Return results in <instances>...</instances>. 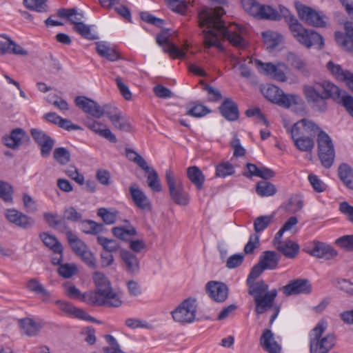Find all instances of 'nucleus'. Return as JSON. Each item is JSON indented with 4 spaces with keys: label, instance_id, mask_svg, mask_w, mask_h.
Segmentation results:
<instances>
[{
    "label": "nucleus",
    "instance_id": "obj_1",
    "mask_svg": "<svg viewBox=\"0 0 353 353\" xmlns=\"http://www.w3.org/2000/svg\"><path fill=\"white\" fill-rule=\"evenodd\" d=\"M225 14V12L221 7L205 8L199 12V26L208 29L203 31L205 48L214 46L223 50L219 41V37H222L236 48H245L247 41L243 36L246 32V28L236 23H231L226 26L222 20V17Z\"/></svg>",
    "mask_w": 353,
    "mask_h": 353
},
{
    "label": "nucleus",
    "instance_id": "obj_2",
    "mask_svg": "<svg viewBox=\"0 0 353 353\" xmlns=\"http://www.w3.org/2000/svg\"><path fill=\"white\" fill-rule=\"evenodd\" d=\"M265 270L266 269L263 268L262 264L259 261L251 269L246 280V285L248 288V294L254 299L256 314H262L269 309L274 307V312L270 321L272 324L280 311L279 305H274L278 292L276 289L268 291L269 286L263 280L255 281Z\"/></svg>",
    "mask_w": 353,
    "mask_h": 353
},
{
    "label": "nucleus",
    "instance_id": "obj_3",
    "mask_svg": "<svg viewBox=\"0 0 353 353\" xmlns=\"http://www.w3.org/2000/svg\"><path fill=\"white\" fill-rule=\"evenodd\" d=\"M303 93L313 110L325 112L327 109V99L332 98L339 103L343 92L334 83L323 81L304 85Z\"/></svg>",
    "mask_w": 353,
    "mask_h": 353
},
{
    "label": "nucleus",
    "instance_id": "obj_4",
    "mask_svg": "<svg viewBox=\"0 0 353 353\" xmlns=\"http://www.w3.org/2000/svg\"><path fill=\"white\" fill-rule=\"evenodd\" d=\"M279 13L281 19H285L294 37L301 45L307 48L316 46L319 50L324 47L323 37L314 30L305 29L298 19L291 14L288 8L280 6Z\"/></svg>",
    "mask_w": 353,
    "mask_h": 353
},
{
    "label": "nucleus",
    "instance_id": "obj_5",
    "mask_svg": "<svg viewBox=\"0 0 353 353\" xmlns=\"http://www.w3.org/2000/svg\"><path fill=\"white\" fill-rule=\"evenodd\" d=\"M93 281L97 290L86 295L88 303L95 305H107L111 307H119L122 301L119 295L113 291L108 279L101 272H95L93 274Z\"/></svg>",
    "mask_w": 353,
    "mask_h": 353
},
{
    "label": "nucleus",
    "instance_id": "obj_6",
    "mask_svg": "<svg viewBox=\"0 0 353 353\" xmlns=\"http://www.w3.org/2000/svg\"><path fill=\"white\" fill-rule=\"evenodd\" d=\"M326 327L324 322H319L310 333V351L311 353H328L334 346L335 336L327 334L322 336Z\"/></svg>",
    "mask_w": 353,
    "mask_h": 353
},
{
    "label": "nucleus",
    "instance_id": "obj_7",
    "mask_svg": "<svg viewBox=\"0 0 353 353\" xmlns=\"http://www.w3.org/2000/svg\"><path fill=\"white\" fill-rule=\"evenodd\" d=\"M165 181L170 199L179 205H187L190 201L189 194L185 190L181 179L174 176L171 170L165 172Z\"/></svg>",
    "mask_w": 353,
    "mask_h": 353
},
{
    "label": "nucleus",
    "instance_id": "obj_8",
    "mask_svg": "<svg viewBox=\"0 0 353 353\" xmlns=\"http://www.w3.org/2000/svg\"><path fill=\"white\" fill-rule=\"evenodd\" d=\"M244 10L257 19L279 21V11L268 5L259 3L256 0H241Z\"/></svg>",
    "mask_w": 353,
    "mask_h": 353
},
{
    "label": "nucleus",
    "instance_id": "obj_9",
    "mask_svg": "<svg viewBox=\"0 0 353 353\" xmlns=\"http://www.w3.org/2000/svg\"><path fill=\"white\" fill-rule=\"evenodd\" d=\"M318 146V154L322 165L325 168H330L334 160L335 150L332 140L325 132L321 131L316 139Z\"/></svg>",
    "mask_w": 353,
    "mask_h": 353
},
{
    "label": "nucleus",
    "instance_id": "obj_10",
    "mask_svg": "<svg viewBox=\"0 0 353 353\" xmlns=\"http://www.w3.org/2000/svg\"><path fill=\"white\" fill-rule=\"evenodd\" d=\"M196 300L187 299L171 312L174 321L182 324L191 323L196 318Z\"/></svg>",
    "mask_w": 353,
    "mask_h": 353
},
{
    "label": "nucleus",
    "instance_id": "obj_11",
    "mask_svg": "<svg viewBox=\"0 0 353 353\" xmlns=\"http://www.w3.org/2000/svg\"><path fill=\"white\" fill-rule=\"evenodd\" d=\"M254 61L260 73L270 76L281 82H285L287 80V77L281 69V67H286L285 63H279L277 65H274L270 62L263 63L258 59H255Z\"/></svg>",
    "mask_w": 353,
    "mask_h": 353
},
{
    "label": "nucleus",
    "instance_id": "obj_12",
    "mask_svg": "<svg viewBox=\"0 0 353 353\" xmlns=\"http://www.w3.org/2000/svg\"><path fill=\"white\" fill-rule=\"evenodd\" d=\"M296 9L299 17L308 25L317 28L325 26V17L315 10L303 5L297 6Z\"/></svg>",
    "mask_w": 353,
    "mask_h": 353
},
{
    "label": "nucleus",
    "instance_id": "obj_13",
    "mask_svg": "<svg viewBox=\"0 0 353 353\" xmlns=\"http://www.w3.org/2000/svg\"><path fill=\"white\" fill-rule=\"evenodd\" d=\"M285 296L293 294H309L312 292V285L307 279H299L291 281L288 284L279 288Z\"/></svg>",
    "mask_w": 353,
    "mask_h": 353
},
{
    "label": "nucleus",
    "instance_id": "obj_14",
    "mask_svg": "<svg viewBox=\"0 0 353 353\" xmlns=\"http://www.w3.org/2000/svg\"><path fill=\"white\" fill-rule=\"evenodd\" d=\"M123 270L131 275H137L141 270L140 259L131 251L122 249L119 251Z\"/></svg>",
    "mask_w": 353,
    "mask_h": 353
},
{
    "label": "nucleus",
    "instance_id": "obj_15",
    "mask_svg": "<svg viewBox=\"0 0 353 353\" xmlns=\"http://www.w3.org/2000/svg\"><path fill=\"white\" fill-rule=\"evenodd\" d=\"M30 134L34 141L40 145L41 156L48 157L54 145V141L45 132L37 128L31 129Z\"/></svg>",
    "mask_w": 353,
    "mask_h": 353
},
{
    "label": "nucleus",
    "instance_id": "obj_16",
    "mask_svg": "<svg viewBox=\"0 0 353 353\" xmlns=\"http://www.w3.org/2000/svg\"><path fill=\"white\" fill-rule=\"evenodd\" d=\"M288 130L297 132L299 135L308 136L310 137H315L323 131L317 124L308 119H302L295 123L292 128Z\"/></svg>",
    "mask_w": 353,
    "mask_h": 353
},
{
    "label": "nucleus",
    "instance_id": "obj_17",
    "mask_svg": "<svg viewBox=\"0 0 353 353\" xmlns=\"http://www.w3.org/2000/svg\"><path fill=\"white\" fill-rule=\"evenodd\" d=\"M205 288L209 296L216 302H224L228 296V288L224 283L212 281Z\"/></svg>",
    "mask_w": 353,
    "mask_h": 353
},
{
    "label": "nucleus",
    "instance_id": "obj_18",
    "mask_svg": "<svg viewBox=\"0 0 353 353\" xmlns=\"http://www.w3.org/2000/svg\"><path fill=\"white\" fill-rule=\"evenodd\" d=\"M344 28L345 33L341 32H335V41L343 50L353 52V22L346 21Z\"/></svg>",
    "mask_w": 353,
    "mask_h": 353
},
{
    "label": "nucleus",
    "instance_id": "obj_19",
    "mask_svg": "<svg viewBox=\"0 0 353 353\" xmlns=\"http://www.w3.org/2000/svg\"><path fill=\"white\" fill-rule=\"evenodd\" d=\"M310 254L316 258L325 260L334 259L338 256L337 250L332 245L318 241L313 242L312 248L310 251Z\"/></svg>",
    "mask_w": 353,
    "mask_h": 353
},
{
    "label": "nucleus",
    "instance_id": "obj_20",
    "mask_svg": "<svg viewBox=\"0 0 353 353\" xmlns=\"http://www.w3.org/2000/svg\"><path fill=\"white\" fill-rule=\"evenodd\" d=\"M84 123L88 129L101 137H103L113 143L117 142L116 136L109 128L106 127L105 124L90 118L87 119Z\"/></svg>",
    "mask_w": 353,
    "mask_h": 353
},
{
    "label": "nucleus",
    "instance_id": "obj_21",
    "mask_svg": "<svg viewBox=\"0 0 353 353\" xmlns=\"http://www.w3.org/2000/svg\"><path fill=\"white\" fill-rule=\"evenodd\" d=\"M159 46L163 47L165 52H167L173 59H185L186 54L179 49L176 45L170 42L168 37L165 33L159 34L156 38Z\"/></svg>",
    "mask_w": 353,
    "mask_h": 353
},
{
    "label": "nucleus",
    "instance_id": "obj_22",
    "mask_svg": "<svg viewBox=\"0 0 353 353\" xmlns=\"http://www.w3.org/2000/svg\"><path fill=\"white\" fill-rule=\"evenodd\" d=\"M75 103L84 112L90 114L93 117L97 119L102 117L101 106L96 101L84 96H79L75 99Z\"/></svg>",
    "mask_w": 353,
    "mask_h": 353
},
{
    "label": "nucleus",
    "instance_id": "obj_23",
    "mask_svg": "<svg viewBox=\"0 0 353 353\" xmlns=\"http://www.w3.org/2000/svg\"><path fill=\"white\" fill-rule=\"evenodd\" d=\"M5 215L10 223L21 228L27 229L34 225V221L30 217L15 209L6 210Z\"/></svg>",
    "mask_w": 353,
    "mask_h": 353
},
{
    "label": "nucleus",
    "instance_id": "obj_24",
    "mask_svg": "<svg viewBox=\"0 0 353 353\" xmlns=\"http://www.w3.org/2000/svg\"><path fill=\"white\" fill-rule=\"evenodd\" d=\"M260 345L268 353H281V347L275 341L274 334L269 329H265L260 338Z\"/></svg>",
    "mask_w": 353,
    "mask_h": 353
},
{
    "label": "nucleus",
    "instance_id": "obj_25",
    "mask_svg": "<svg viewBox=\"0 0 353 353\" xmlns=\"http://www.w3.org/2000/svg\"><path fill=\"white\" fill-rule=\"evenodd\" d=\"M288 64L294 70L301 74L308 77L310 70L307 62L299 54L289 52L286 54Z\"/></svg>",
    "mask_w": 353,
    "mask_h": 353
},
{
    "label": "nucleus",
    "instance_id": "obj_26",
    "mask_svg": "<svg viewBox=\"0 0 353 353\" xmlns=\"http://www.w3.org/2000/svg\"><path fill=\"white\" fill-rule=\"evenodd\" d=\"M221 115L228 121H234L239 119L237 104L230 98H225L219 107Z\"/></svg>",
    "mask_w": 353,
    "mask_h": 353
},
{
    "label": "nucleus",
    "instance_id": "obj_27",
    "mask_svg": "<svg viewBox=\"0 0 353 353\" xmlns=\"http://www.w3.org/2000/svg\"><path fill=\"white\" fill-rule=\"evenodd\" d=\"M129 191L132 199L137 207L141 210L150 208V202L145 194L135 184L130 185Z\"/></svg>",
    "mask_w": 353,
    "mask_h": 353
},
{
    "label": "nucleus",
    "instance_id": "obj_28",
    "mask_svg": "<svg viewBox=\"0 0 353 353\" xmlns=\"http://www.w3.org/2000/svg\"><path fill=\"white\" fill-rule=\"evenodd\" d=\"M294 141L296 148L302 152H312L314 147V141L312 137L308 136L299 135L297 132L288 130Z\"/></svg>",
    "mask_w": 353,
    "mask_h": 353
},
{
    "label": "nucleus",
    "instance_id": "obj_29",
    "mask_svg": "<svg viewBox=\"0 0 353 353\" xmlns=\"http://www.w3.org/2000/svg\"><path fill=\"white\" fill-rule=\"evenodd\" d=\"M25 135L26 132L23 129L15 128L10 132V135L4 136L2 141L6 147L14 150L21 144Z\"/></svg>",
    "mask_w": 353,
    "mask_h": 353
},
{
    "label": "nucleus",
    "instance_id": "obj_30",
    "mask_svg": "<svg viewBox=\"0 0 353 353\" xmlns=\"http://www.w3.org/2000/svg\"><path fill=\"white\" fill-rule=\"evenodd\" d=\"M280 261L279 254L275 251L267 250L262 253L259 262L266 270H274Z\"/></svg>",
    "mask_w": 353,
    "mask_h": 353
},
{
    "label": "nucleus",
    "instance_id": "obj_31",
    "mask_svg": "<svg viewBox=\"0 0 353 353\" xmlns=\"http://www.w3.org/2000/svg\"><path fill=\"white\" fill-rule=\"evenodd\" d=\"M96 50L101 57L110 61H115L121 59L119 53L105 42L96 43Z\"/></svg>",
    "mask_w": 353,
    "mask_h": 353
},
{
    "label": "nucleus",
    "instance_id": "obj_32",
    "mask_svg": "<svg viewBox=\"0 0 353 353\" xmlns=\"http://www.w3.org/2000/svg\"><path fill=\"white\" fill-rule=\"evenodd\" d=\"M275 248L289 259L294 258L299 251V245L291 240L280 242Z\"/></svg>",
    "mask_w": 353,
    "mask_h": 353
},
{
    "label": "nucleus",
    "instance_id": "obj_33",
    "mask_svg": "<svg viewBox=\"0 0 353 353\" xmlns=\"http://www.w3.org/2000/svg\"><path fill=\"white\" fill-rule=\"evenodd\" d=\"M187 176L189 180L199 190L203 188L205 176L197 166H190L187 169Z\"/></svg>",
    "mask_w": 353,
    "mask_h": 353
},
{
    "label": "nucleus",
    "instance_id": "obj_34",
    "mask_svg": "<svg viewBox=\"0 0 353 353\" xmlns=\"http://www.w3.org/2000/svg\"><path fill=\"white\" fill-rule=\"evenodd\" d=\"M246 167L250 176H255L267 181L268 179L273 178L275 175L273 170L265 167L259 168L255 164L252 163H248Z\"/></svg>",
    "mask_w": 353,
    "mask_h": 353
},
{
    "label": "nucleus",
    "instance_id": "obj_35",
    "mask_svg": "<svg viewBox=\"0 0 353 353\" xmlns=\"http://www.w3.org/2000/svg\"><path fill=\"white\" fill-rule=\"evenodd\" d=\"M57 15L61 18H65L71 23L76 26L77 23H82L83 14L81 12H79L75 8H61L57 12Z\"/></svg>",
    "mask_w": 353,
    "mask_h": 353
},
{
    "label": "nucleus",
    "instance_id": "obj_36",
    "mask_svg": "<svg viewBox=\"0 0 353 353\" xmlns=\"http://www.w3.org/2000/svg\"><path fill=\"white\" fill-rule=\"evenodd\" d=\"M39 237L44 245L49 248L54 253H63V246L54 236L50 235L46 232H42L39 234Z\"/></svg>",
    "mask_w": 353,
    "mask_h": 353
},
{
    "label": "nucleus",
    "instance_id": "obj_37",
    "mask_svg": "<svg viewBox=\"0 0 353 353\" xmlns=\"http://www.w3.org/2000/svg\"><path fill=\"white\" fill-rule=\"evenodd\" d=\"M20 325L22 332L28 336L37 335L41 327L39 323L29 318L20 320Z\"/></svg>",
    "mask_w": 353,
    "mask_h": 353
},
{
    "label": "nucleus",
    "instance_id": "obj_38",
    "mask_svg": "<svg viewBox=\"0 0 353 353\" xmlns=\"http://www.w3.org/2000/svg\"><path fill=\"white\" fill-rule=\"evenodd\" d=\"M68 241L73 252L78 256L87 250L89 248L78 236L72 232L68 233Z\"/></svg>",
    "mask_w": 353,
    "mask_h": 353
},
{
    "label": "nucleus",
    "instance_id": "obj_39",
    "mask_svg": "<svg viewBox=\"0 0 353 353\" xmlns=\"http://www.w3.org/2000/svg\"><path fill=\"white\" fill-rule=\"evenodd\" d=\"M276 191L275 185L265 180L259 181L256 185V194L263 197L273 196Z\"/></svg>",
    "mask_w": 353,
    "mask_h": 353
},
{
    "label": "nucleus",
    "instance_id": "obj_40",
    "mask_svg": "<svg viewBox=\"0 0 353 353\" xmlns=\"http://www.w3.org/2000/svg\"><path fill=\"white\" fill-rule=\"evenodd\" d=\"M339 176L347 187L353 189V170L347 164L343 163L339 166Z\"/></svg>",
    "mask_w": 353,
    "mask_h": 353
},
{
    "label": "nucleus",
    "instance_id": "obj_41",
    "mask_svg": "<svg viewBox=\"0 0 353 353\" xmlns=\"http://www.w3.org/2000/svg\"><path fill=\"white\" fill-rule=\"evenodd\" d=\"M301 101V99L297 95L286 94H284L283 91H281L275 103L281 107L288 108L292 105L299 104Z\"/></svg>",
    "mask_w": 353,
    "mask_h": 353
},
{
    "label": "nucleus",
    "instance_id": "obj_42",
    "mask_svg": "<svg viewBox=\"0 0 353 353\" xmlns=\"http://www.w3.org/2000/svg\"><path fill=\"white\" fill-rule=\"evenodd\" d=\"M112 232L115 237L124 241H129L130 236L137 234V230L132 226H130L128 229L123 227H114L112 229Z\"/></svg>",
    "mask_w": 353,
    "mask_h": 353
},
{
    "label": "nucleus",
    "instance_id": "obj_43",
    "mask_svg": "<svg viewBox=\"0 0 353 353\" xmlns=\"http://www.w3.org/2000/svg\"><path fill=\"white\" fill-rule=\"evenodd\" d=\"M105 228L103 224L94 221L85 220L82 223V230L85 234L97 235L103 232Z\"/></svg>",
    "mask_w": 353,
    "mask_h": 353
},
{
    "label": "nucleus",
    "instance_id": "obj_44",
    "mask_svg": "<svg viewBox=\"0 0 353 353\" xmlns=\"http://www.w3.org/2000/svg\"><path fill=\"white\" fill-rule=\"evenodd\" d=\"M327 68L336 79L341 81L347 78V73H350V71L343 70L340 65L336 64L332 61L327 63Z\"/></svg>",
    "mask_w": 353,
    "mask_h": 353
},
{
    "label": "nucleus",
    "instance_id": "obj_45",
    "mask_svg": "<svg viewBox=\"0 0 353 353\" xmlns=\"http://www.w3.org/2000/svg\"><path fill=\"white\" fill-rule=\"evenodd\" d=\"M97 243L103 247L107 252H115L120 249L119 243L114 239L104 236H98Z\"/></svg>",
    "mask_w": 353,
    "mask_h": 353
},
{
    "label": "nucleus",
    "instance_id": "obj_46",
    "mask_svg": "<svg viewBox=\"0 0 353 353\" xmlns=\"http://www.w3.org/2000/svg\"><path fill=\"white\" fill-rule=\"evenodd\" d=\"M74 31L79 34L82 37L88 40H95L98 37L91 30V26L86 25L83 22L77 23L76 26L73 27Z\"/></svg>",
    "mask_w": 353,
    "mask_h": 353
},
{
    "label": "nucleus",
    "instance_id": "obj_47",
    "mask_svg": "<svg viewBox=\"0 0 353 353\" xmlns=\"http://www.w3.org/2000/svg\"><path fill=\"white\" fill-rule=\"evenodd\" d=\"M273 215L260 216L254 221V228L256 233L263 232L268 225L273 222Z\"/></svg>",
    "mask_w": 353,
    "mask_h": 353
},
{
    "label": "nucleus",
    "instance_id": "obj_48",
    "mask_svg": "<svg viewBox=\"0 0 353 353\" xmlns=\"http://www.w3.org/2000/svg\"><path fill=\"white\" fill-rule=\"evenodd\" d=\"M114 128L122 132H130L132 130L131 124L129 119L124 117L122 114H119L113 120L111 121Z\"/></svg>",
    "mask_w": 353,
    "mask_h": 353
},
{
    "label": "nucleus",
    "instance_id": "obj_49",
    "mask_svg": "<svg viewBox=\"0 0 353 353\" xmlns=\"http://www.w3.org/2000/svg\"><path fill=\"white\" fill-rule=\"evenodd\" d=\"M13 187L8 182L0 180V199L8 203L12 202Z\"/></svg>",
    "mask_w": 353,
    "mask_h": 353
},
{
    "label": "nucleus",
    "instance_id": "obj_50",
    "mask_svg": "<svg viewBox=\"0 0 353 353\" xmlns=\"http://www.w3.org/2000/svg\"><path fill=\"white\" fill-rule=\"evenodd\" d=\"M126 155L130 161L136 163L145 172H149L150 167L148 165V163L145 159L140 154L132 149H126Z\"/></svg>",
    "mask_w": 353,
    "mask_h": 353
},
{
    "label": "nucleus",
    "instance_id": "obj_51",
    "mask_svg": "<svg viewBox=\"0 0 353 353\" xmlns=\"http://www.w3.org/2000/svg\"><path fill=\"white\" fill-rule=\"evenodd\" d=\"M26 288L28 290L36 294H41L45 297L50 296L49 292L37 279H31L28 280L26 283Z\"/></svg>",
    "mask_w": 353,
    "mask_h": 353
},
{
    "label": "nucleus",
    "instance_id": "obj_52",
    "mask_svg": "<svg viewBox=\"0 0 353 353\" xmlns=\"http://www.w3.org/2000/svg\"><path fill=\"white\" fill-rule=\"evenodd\" d=\"M47 0H23L26 8L38 12L47 11Z\"/></svg>",
    "mask_w": 353,
    "mask_h": 353
},
{
    "label": "nucleus",
    "instance_id": "obj_53",
    "mask_svg": "<svg viewBox=\"0 0 353 353\" xmlns=\"http://www.w3.org/2000/svg\"><path fill=\"white\" fill-rule=\"evenodd\" d=\"M97 215L100 216L103 221L107 225H112L116 222L117 212L110 211L107 208H101L97 210Z\"/></svg>",
    "mask_w": 353,
    "mask_h": 353
},
{
    "label": "nucleus",
    "instance_id": "obj_54",
    "mask_svg": "<svg viewBox=\"0 0 353 353\" xmlns=\"http://www.w3.org/2000/svg\"><path fill=\"white\" fill-rule=\"evenodd\" d=\"M149 174L147 177L148 186L154 192H160L161 190V185L159 179L158 173L156 170L152 169L149 170Z\"/></svg>",
    "mask_w": 353,
    "mask_h": 353
},
{
    "label": "nucleus",
    "instance_id": "obj_55",
    "mask_svg": "<svg viewBox=\"0 0 353 353\" xmlns=\"http://www.w3.org/2000/svg\"><path fill=\"white\" fill-rule=\"evenodd\" d=\"M234 173V168L229 162H223L216 167V176L219 177H225Z\"/></svg>",
    "mask_w": 353,
    "mask_h": 353
},
{
    "label": "nucleus",
    "instance_id": "obj_56",
    "mask_svg": "<svg viewBox=\"0 0 353 353\" xmlns=\"http://www.w3.org/2000/svg\"><path fill=\"white\" fill-rule=\"evenodd\" d=\"M54 158L61 165L67 164L70 160V154L65 148H57L53 152Z\"/></svg>",
    "mask_w": 353,
    "mask_h": 353
},
{
    "label": "nucleus",
    "instance_id": "obj_57",
    "mask_svg": "<svg viewBox=\"0 0 353 353\" xmlns=\"http://www.w3.org/2000/svg\"><path fill=\"white\" fill-rule=\"evenodd\" d=\"M77 272V268L74 264L65 263L59 265V274L65 279L70 278Z\"/></svg>",
    "mask_w": 353,
    "mask_h": 353
},
{
    "label": "nucleus",
    "instance_id": "obj_58",
    "mask_svg": "<svg viewBox=\"0 0 353 353\" xmlns=\"http://www.w3.org/2000/svg\"><path fill=\"white\" fill-rule=\"evenodd\" d=\"M168 6L172 11L183 14L186 11L187 5L185 0H165Z\"/></svg>",
    "mask_w": 353,
    "mask_h": 353
},
{
    "label": "nucleus",
    "instance_id": "obj_59",
    "mask_svg": "<svg viewBox=\"0 0 353 353\" xmlns=\"http://www.w3.org/2000/svg\"><path fill=\"white\" fill-rule=\"evenodd\" d=\"M262 35L267 48L273 49L279 45V37L276 33L273 32H263Z\"/></svg>",
    "mask_w": 353,
    "mask_h": 353
},
{
    "label": "nucleus",
    "instance_id": "obj_60",
    "mask_svg": "<svg viewBox=\"0 0 353 353\" xmlns=\"http://www.w3.org/2000/svg\"><path fill=\"white\" fill-rule=\"evenodd\" d=\"M335 244L347 251H353V235L341 236L336 239Z\"/></svg>",
    "mask_w": 353,
    "mask_h": 353
},
{
    "label": "nucleus",
    "instance_id": "obj_61",
    "mask_svg": "<svg viewBox=\"0 0 353 353\" xmlns=\"http://www.w3.org/2000/svg\"><path fill=\"white\" fill-rule=\"evenodd\" d=\"M79 256L89 268L92 269L97 268V259L90 248L85 250L84 252L81 253Z\"/></svg>",
    "mask_w": 353,
    "mask_h": 353
},
{
    "label": "nucleus",
    "instance_id": "obj_62",
    "mask_svg": "<svg viewBox=\"0 0 353 353\" xmlns=\"http://www.w3.org/2000/svg\"><path fill=\"white\" fill-rule=\"evenodd\" d=\"M335 285L343 292L350 296H353V283L350 280L345 279H337L336 280Z\"/></svg>",
    "mask_w": 353,
    "mask_h": 353
},
{
    "label": "nucleus",
    "instance_id": "obj_63",
    "mask_svg": "<svg viewBox=\"0 0 353 353\" xmlns=\"http://www.w3.org/2000/svg\"><path fill=\"white\" fill-rule=\"evenodd\" d=\"M63 216V219L72 222H78L82 219V214L72 206L64 209Z\"/></svg>",
    "mask_w": 353,
    "mask_h": 353
},
{
    "label": "nucleus",
    "instance_id": "obj_64",
    "mask_svg": "<svg viewBox=\"0 0 353 353\" xmlns=\"http://www.w3.org/2000/svg\"><path fill=\"white\" fill-rule=\"evenodd\" d=\"M339 103L345 108L348 114L353 118V97L343 92Z\"/></svg>",
    "mask_w": 353,
    "mask_h": 353
}]
</instances>
